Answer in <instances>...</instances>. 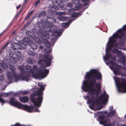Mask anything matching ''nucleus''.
I'll return each mask as SVG.
<instances>
[{"label": "nucleus", "instance_id": "54", "mask_svg": "<svg viewBox=\"0 0 126 126\" xmlns=\"http://www.w3.org/2000/svg\"><path fill=\"white\" fill-rule=\"evenodd\" d=\"M87 110H88V111H89L88 110V109Z\"/></svg>", "mask_w": 126, "mask_h": 126}, {"label": "nucleus", "instance_id": "56", "mask_svg": "<svg viewBox=\"0 0 126 126\" xmlns=\"http://www.w3.org/2000/svg\"><path fill=\"white\" fill-rule=\"evenodd\" d=\"M6 83H7V82H6Z\"/></svg>", "mask_w": 126, "mask_h": 126}, {"label": "nucleus", "instance_id": "35", "mask_svg": "<svg viewBox=\"0 0 126 126\" xmlns=\"http://www.w3.org/2000/svg\"><path fill=\"white\" fill-rule=\"evenodd\" d=\"M7 87V86L5 85L4 86V87H2V88L1 89L3 91Z\"/></svg>", "mask_w": 126, "mask_h": 126}, {"label": "nucleus", "instance_id": "41", "mask_svg": "<svg viewBox=\"0 0 126 126\" xmlns=\"http://www.w3.org/2000/svg\"><path fill=\"white\" fill-rule=\"evenodd\" d=\"M21 5L19 4L18 6L16 7V8L17 9H19V7H20Z\"/></svg>", "mask_w": 126, "mask_h": 126}, {"label": "nucleus", "instance_id": "13", "mask_svg": "<svg viewBox=\"0 0 126 126\" xmlns=\"http://www.w3.org/2000/svg\"><path fill=\"white\" fill-rule=\"evenodd\" d=\"M28 39L27 38H24L23 39V43L21 44L20 45H19L20 46V50L21 49H25L26 48L27 46L28 47V44H30V41H25V40H28Z\"/></svg>", "mask_w": 126, "mask_h": 126}, {"label": "nucleus", "instance_id": "47", "mask_svg": "<svg viewBox=\"0 0 126 126\" xmlns=\"http://www.w3.org/2000/svg\"><path fill=\"white\" fill-rule=\"evenodd\" d=\"M122 126H126V125L125 124L122 125Z\"/></svg>", "mask_w": 126, "mask_h": 126}, {"label": "nucleus", "instance_id": "3", "mask_svg": "<svg viewBox=\"0 0 126 126\" xmlns=\"http://www.w3.org/2000/svg\"><path fill=\"white\" fill-rule=\"evenodd\" d=\"M126 32V25L124 26L122 28L119 30L117 32H116L112 36L109 38V41L106 45L105 55L103 56L104 60L107 65H109V63L111 64L112 66L109 65V66L113 71L114 74L116 75H121L122 76L124 75L125 74L123 75L122 74L121 66L118 65L116 62L115 61H110L109 63L107 62L106 61L109 60V59L113 60H115V56H113L112 54L108 53L109 52L111 51L112 48H114L112 50L113 52L117 53L118 57L119 53L113 52V51L114 49H117L118 50V49H123L124 50H126V48L120 47L121 46H124V42L126 39V35L125 34Z\"/></svg>", "mask_w": 126, "mask_h": 126}, {"label": "nucleus", "instance_id": "5", "mask_svg": "<svg viewBox=\"0 0 126 126\" xmlns=\"http://www.w3.org/2000/svg\"><path fill=\"white\" fill-rule=\"evenodd\" d=\"M38 86L40 88L34 89L33 90V94H32L30 96V99L34 105L38 108L40 107L43 100L42 95L43 94L42 92L44 89V86L43 85L42 82L38 83Z\"/></svg>", "mask_w": 126, "mask_h": 126}, {"label": "nucleus", "instance_id": "25", "mask_svg": "<svg viewBox=\"0 0 126 126\" xmlns=\"http://www.w3.org/2000/svg\"><path fill=\"white\" fill-rule=\"evenodd\" d=\"M27 62L29 63H32L33 62V59L31 57L28 58L27 60Z\"/></svg>", "mask_w": 126, "mask_h": 126}, {"label": "nucleus", "instance_id": "19", "mask_svg": "<svg viewBox=\"0 0 126 126\" xmlns=\"http://www.w3.org/2000/svg\"><path fill=\"white\" fill-rule=\"evenodd\" d=\"M74 19H71L69 21V22L67 23H62V26L66 28H68L70 24L71 23Z\"/></svg>", "mask_w": 126, "mask_h": 126}, {"label": "nucleus", "instance_id": "9", "mask_svg": "<svg viewBox=\"0 0 126 126\" xmlns=\"http://www.w3.org/2000/svg\"><path fill=\"white\" fill-rule=\"evenodd\" d=\"M113 51L115 52L119 53L118 55V57L120 58V60L123 62L122 63L124 65L123 68L126 69V63H125L126 61V57L125 56L124 54L121 51L118 50L117 49H114Z\"/></svg>", "mask_w": 126, "mask_h": 126}, {"label": "nucleus", "instance_id": "42", "mask_svg": "<svg viewBox=\"0 0 126 126\" xmlns=\"http://www.w3.org/2000/svg\"><path fill=\"white\" fill-rule=\"evenodd\" d=\"M19 14H17L15 16V18H17V17L18 16V15Z\"/></svg>", "mask_w": 126, "mask_h": 126}, {"label": "nucleus", "instance_id": "46", "mask_svg": "<svg viewBox=\"0 0 126 126\" xmlns=\"http://www.w3.org/2000/svg\"><path fill=\"white\" fill-rule=\"evenodd\" d=\"M2 50H0V55L2 53Z\"/></svg>", "mask_w": 126, "mask_h": 126}, {"label": "nucleus", "instance_id": "21", "mask_svg": "<svg viewBox=\"0 0 126 126\" xmlns=\"http://www.w3.org/2000/svg\"><path fill=\"white\" fill-rule=\"evenodd\" d=\"M67 17L64 16L59 15L57 17V19L59 20L62 21H65L67 19Z\"/></svg>", "mask_w": 126, "mask_h": 126}, {"label": "nucleus", "instance_id": "28", "mask_svg": "<svg viewBox=\"0 0 126 126\" xmlns=\"http://www.w3.org/2000/svg\"><path fill=\"white\" fill-rule=\"evenodd\" d=\"M6 101L4 100L0 97V102L2 103V106H3L4 103H5Z\"/></svg>", "mask_w": 126, "mask_h": 126}, {"label": "nucleus", "instance_id": "20", "mask_svg": "<svg viewBox=\"0 0 126 126\" xmlns=\"http://www.w3.org/2000/svg\"><path fill=\"white\" fill-rule=\"evenodd\" d=\"M30 41V42L31 43V44H29L28 46L30 47V46L31 47L33 50L36 49L37 48V46L34 43L32 42L31 41Z\"/></svg>", "mask_w": 126, "mask_h": 126}, {"label": "nucleus", "instance_id": "4", "mask_svg": "<svg viewBox=\"0 0 126 126\" xmlns=\"http://www.w3.org/2000/svg\"><path fill=\"white\" fill-rule=\"evenodd\" d=\"M47 18V19L44 25H42L39 22L37 24V25H39L38 27L39 28L38 31L39 32L37 34L39 37L36 38V42L39 44L42 43L45 44L46 47L45 49V52L48 53L50 52L52 50V48L50 47V43L47 40V39L49 38V32H50L52 33L53 37H59L62 35L64 29H57V26L53 24V21L56 22V20L53 19L52 17L48 16Z\"/></svg>", "mask_w": 126, "mask_h": 126}, {"label": "nucleus", "instance_id": "39", "mask_svg": "<svg viewBox=\"0 0 126 126\" xmlns=\"http://www.w3.org/2000/svg\"><path fill=\"white\" fill-rule=\"evenodd\" d=\"M33 11H32L31 12H30L29 14L31 15L32 14V13H33Z\"/></svg>", "mask_w": 126, "mask_h": 126}, {"label": "nucleus", "instance_id": "51", "mask_svg": "<svg viewBox=\"0 0 126 126\" xmlns=\"http://www.w3.org/2000/svg\"><path fill=\"white\" fill-rule=\"evenodd\" d=\"M101 109V108H100L99 109H97V110H100Z\"/></svg>", "mask_w": 126, "mask_h": 126}, {"label": "nucleus", "instance_id": "43", "mask_svg": "<svg viewBox=\"0 0 126 126\" xmlns=\"http://www.w3.org/2000/svg\"><path fill=\"white\" fill-rule=\"evenodd\" d=\"M22 8L18 12V14L20 13L22 11Z\"/></svg>", "mask_w": 126, "mask_h": 126}, {"label": "nucleus", "instance_id": "36", "mask_svg": "<svg viewBox=\"0 0 126 126\" xmlns=\"http://www.w3.org/2000/svg\"><path fill=\"white\" fill-rule=\"evenodd\" d=\"M113 107L112 106H110L109 107V109H110V110H112L113 109Z\"/></svg>", "mask_w": 126, "mask_h": 126}, {"label": "nucleus", "instance_id": "11", "mask_svg": "<svg viewBox=\"0 0 126 126\" xmlns=\"http://www.w3.org/2000/svg\"><path fill=\"white\" fill-rule=\"evenodd\" d=\"M73 3L75 4H76L75 6V10H77L80 8H82L84 5L80 3V0H73Z\"/></svg>", "mask_w": 126, "mask_h": 126}, {"label": "nucleus", "instance_id": "32", "mask_svg": "<svg viewBox=\"0 0 126 126\" xmlns=\"http://www.w3.org/2000/svg\"><path fill=\"white\" fill-rule=\"evenodd\" d=\"M59 13L60 15H65L66 14V13L64 12H59Z\"/></svg>", "mask_w": 126, "mask_h": 126}, {"label": "nucleus", "instance_id": "12", "mask_svg": "<svg viewBox=\"0 0 126 126\" xmlns=\"http://www.w3.org/2000/svg\"><path fill=\"white\" fill-rule=\"evenodd\" d=\"M73 9L72 8L69 9L68 10V14H70L71 16L72 17H78L80 16L82 14V13H77L73 12Z\"/></svg>", "mask_w": 126, "mask_h": 126}, {"label": "nucleus", "instance_id": "37", "mask_svg": "<svg viewBox=\"0 0 126 126\" xmlns=\"http://www.w3.org/2000/svg\"><path fill=\"white\" fill-rule=\"evenodd\" d=\"M67 6L68 7H72V5L70 3H68L67 4Z\"/></svg>", "mask_w": 126, "mask_h": 126}, {"label": "nucleus", "instance_id": "38", "mask_svg": "<svg viewBox=\"0 0 126 126\" xmlns=\"http://www.w3.org/2000/svg\"><path fill=\"white\" fill-rule=\"evenodd\" d=\"M35 110L37 112H40V110H39L37 108H36Z\"/></svg>", "mask_w": 126, "mask_h": 126}, {"label": "nucleus", "instance_id": "49", "mask_svg": "<svg viewBox=\"0 0 126 126\" xmlns=\"http://www.w3.org/2000/svg\"><path fill=\"white\" fill-rule=\"evenodd\" d=\"M25 1V2H26L27 1V0H24Z\"/></svg>", "mask_w": 126, "mask_h": 126}, {"label": "nucleus", "instance_id": "23", "mask_svg": "<svg viewBox=\"0 0 126 126\" xmlns=\"http://www.w3.org/2000/svg\"><path fill=\"white\" fill-rule=\"evenodd\" d=\"M10 93H4L3 92L2 93L0 94V95H1L4 96L6 97L7 96H8L10 95Z\"/></svg>", "mask_w": 126, "mask_h": 126}, {"label": "nucleus", "instance_id": "7", "mask_svg": "<svg viewBox=\"0 0 126 126\" xmlns=\"http://www.w3.org/2000/svg\"><path fill=\"white\" fill-rule=\"evenodd\" d=\"M9 103L11 105L17 107L19 109H24L29 112H32L33 111L34 106H29L26 105H22L14 98H11Z\"/></svg>", "mask_w": 126, "mask_h": 126}, {"label": "nucleus", "instance_id": "27", "mask_svg": "<svg viewBox=\"0 0 126 126\" xmlns=\"http://www.w3.org/2000/svg\"><path fill=\"white\" fill-rule=\"evenodd\" d=\"M28 53L29 54L32 56H33L35 55V52L34 51H32L30 50L28 51Z\"/></svg>", "mask_w": 126, "mask_h": 126}, {"label": "nucleus", "instance_id": "14", "mask_svg": "<svg viewBox=\"0 0 126 126\" xmlns=\"http://www.w3.org/2000/svg\"><path fill=\"white\" fill-rule=\"evenodd\" d=\"M11 46L12 48L13 49L16 53L17 52L20 53L21 50H20V46L18 44L14 43V44H11Z\"/></svg>", "mask_w": 126, "mask_h": 126}, {"label": "nucleus", "instance_id": "33", "mask_svg": "<svg viewBox=\"0 0 126 126\" xmlns=\"http://www.w3.org/2000/svg\"><path fill=\"white\" fill-rule=\"evenodd\" d=\"M4 79V76L0 74V80H2Z\"/></svg>", "mask_w": 126, "mask_h": 126}, {"label": "nucleus", "instance_id": "30", "mask_svg": "<svg viewBox=\"0 0 126 126\" xmlns=\"http://www.w3.org/2000/svg\"><path fill=\"white\" fill-rule=\"evenodd\" d=\"M32 21V20L31 19L30 20H29L28 21V22L26 23V24L25 25L26 26H27L29 25L31 23Z\"/></svg>", "mask_w": 126, "mask_h": 126}, {"label": "nucleus", "instance_id": "18", "mask_svg": "<svg viewBox=\"0 0 126 126\" xmlns=\"http://www.w3.org/2000/svg\"><path fill=\"white\" fill-rule=\"evenodd\" d=\"M0 65H1V67H0L2 70V71L0 73L3 71V70L2 69L1 67H2L4 69H6L8 67V65L7 64L3 63V62L1 61H0Z\"/></svg>", "mask_w": 126, "mask_h": 126}, {"label": "nucleus", "instance_id": "22", "mask_svg": "<svg viewBox=\"0 0 126 126\" xmlns=\"http://www.w3.org/2000/svg\"><path fill=\"white\" fill-rule=\"evenodd\" d=\"M116 111L114 110L110 111L109 112H108L107 115L109 117H111L113 116L116 113Z\"/></svg>", "mask_w": 126, "mask_h": 126}, {"label": "nucleus", "instance_id": "26", "mask_svg": "<svg viewBox=\"0 0 126 126\" xmlns=\"http://www.w3.org/2000/svg\"><path fill=\"white\" fill-rule=\"evenodd\" d=\"M20 93L21 94H27L29 92V90H24L22 91H20Z\"/></svg>", "mask_w": 126, "mask_h": 126}, {"label": "nucleus", "instance_id": "16", "mask_svg": "<svg viewBox=\"0 0 126 126\" xmlns=\"http://www.w3.org/2000/svg\"><path fill=\"white\" fill-rule=\"evenodd\" d=\"M55 3L57 5H59L60 7L62 9L64 7L63 3V2H65L67 0H54Z\"/></svg>", "mask_w": 126, "mask_h": 126}, {"label": "nucleus", "instance_id": "10", "mask_svg": "<svg viewBox=\"0 0 126 126\" xmlns=\"http://www.w3.org/2000/svg\"><path fill=\"white\" fill-rule=\"evenodd\" d=\"M53 2L55 4V5L52 4L49 6L48 10L49 12L53 13L57 10L58 9V8L57 6V5L60 8H62L61 7H59V5L55 3V0Z\"/></svg>", "mask_w": 126, "mask_h": 126}, {"label": "nucleus", "instance_id": "17", "mask_svg": "<svg viewBox=\"0 0 126 126\" xmlns=\"http://www.w3.org/2000/svg\"><path fill=\"white\" fill-rule=\"evenodd\" d=\"M20 101L21 102L26 103L29 100V98L28 97L23 96L19 98Z\"/></svg>", "mask_w": 126, "mask_h": 126}, {"label": "nucleus", "instance_id": "1", "mask_svg": "<svg viewBox=\"0 0 126 126\" xmlns=\"http://www.w3.org/2000/svg\"><path fill=\"white\" fill-rule=\"evenodd\" d=\"M52 57L51 55H44L43 59L39 60L38 62V64L41 65L38 69H37L38 67L36 65H33L32 68L31 66L27 65L25 66L27 71H25L24 65L19 66L18 68L21 72L19 75L15 71V67L13 65L9 64V67L12 72L7 71L6 72L7 79L10 81L9 83L14 81L16 82L20 80L28 82L30 80L29 78L32 76L35 79H38L40 80L46 77L48 74L49 71L46 69L45 67L50 65Z\"/></svg>", "mask_w": 126, "mask_h": 126}, {"label": "nucleus", "instance_id": "44", "mask_svg": "<svg viewBox=\"0 0 126 126\" xmlns=\"http://www.w3.org/2000/svg\"><path fill=\"white\" fill-rule=\"evenodd\" d=\"M122 124H118L117 126H122Z\"/></svg>", "mask_w": 126, "mask_h": 126}, {"label": "nucleus", "instance_id": "34", "mask_svg": "<svg viewBox=\"0 0 126 126\" xmlns=\"http://www.w3.org/2000/svg\"><path fill=\"white\" fill-rule=\"evenodd\" d=\"M30 15L29 14L28 16L26 17L25 18V19L26 20H27L30 17Z\"/></svg>", "mask_w": 126, "mask_h": 126}, {"label": "nucleus", "instance_id": "8", "mask_svg": "<svg viewBox=\"0 0 126 126\" xmlns=\"http://www.w3.org/2000/svg\"><path fill=\"white\" fill-rule=\"evenodd\" d=\"M118 91L119 93L126 92V79L113 77Z\"/></svg>", "mask_w": 126, "mask_h": 126}, {"label": "nucleus", "instance_id": "6", "mask_svg": "<svg viewBox=\"0 0 126 126\" xmlns=\"http://www.w3.org/2000/svg\"><path fill=\"white\" fill-rule=\"evenodd\" d=\"M107 112L105 110L97 112L94 113V116L96 117L98 116L96 120L99 122L100 124L104 125L105 126H112L113 124L110 122L109 118H107L106 115L104 114H107Z\"/></svg>", "mask_w": 126, "mask_h": 126}, {"label": "nucleus", "instance_id": "52", "mask_svg": "<svg viewBox=\"0 0 126 126\" xmlns=\"http://www.w3.org/2000/svg\"><path fill=\"white\" fill-rule=\"evenodd\" d=\"M7 44H6L5 45V46H7Z\"/></svg>", "mask_w": 126, "mask_h": 126}, {"label": "nucleus", "instance_id": "45", "mask_svg": "<svg viewBox=\"0 0 126 126\" xmlns=\"http://www.w3.org/2000/svg\"><path fill=\"white\" fill-rule=\"evenodd\" d=\"M2 71V69L0 68V72H1V71Z\"/></svg>", "mask_w": 126, "mask_h": 126}, {"label": "nucleus", "instance_id": "31", "mask_svg": "<svg viewBox=\"0 0 126 126\" xmlns=\"http://www.w3.org/2000/svg\"><path fill=\"white\" fill-rule=\"evenodd\" d=\"M20 93V91L18 92L15 93L13 94V96H17L19 95V94Z\"/></svg>", "mask_w": 126, "mask_h": 126}, {"label": "nucleus", "instance_id": "50", "mask_svg": "<svg viewBox=\"0 0 126 126\" xmlns=\"http://www.w3.org/2000/svg\"><path fill=\"white\" fill-rule=\"evenodd\" d=\"M2 34V33H1L0 34V36Z\"/></svg>", "mask_w": 126, "mask_h": 126}, {"label": "nucleus", "instance_id": "24", "mask_svg": "<svg viewBox=\"0 0 126 126\" xmlns=\"http://www.w3.org/2000/svg\"><path fill=\"white\" fill-rule=\"evenodd\" d=\"M46 12L45 11H43L41 12L38 15V17L40 18L42 16H44L46 15Z\"/></svg>", "mask_w": 126, "mask_h": 126}, {"label": "nucleus", "instance_id": "2", "mask_svg": "<svg viewBox=\"0 0 126 126\" xmlns=\"http://www.w3.org/2000/svg\"><path fill=\"white\" fill-rule=\"evenodd\" d=\"M84 78L89 80L83 81L82 89L85 92H89L87 95L83 96L85 100L87 99L88 104H92L89 107L92 110H94V105L104 104L108 100L109 96L105 91L101 95H98L101 92V85L100 82L96 81L102 80V76L100 72L95 69H92L86 73Z\"/></svg>", "mask_w": 126, "mask_h": 126}, {"label": "nucleus", "instance_id": "53", "mask_svg": "<svg viewBox=\"0 0 126 126\" xmlns=\"http://www.w3.org/2000/svg\"><path fill=\"white\" fill-rule=\"evenodd\" d=\"M125 117H126V115H125Z\"/></svg>", "mask_w": 126, "mask_h": 126}, {"label": "nucleus", "instance_id": "40", "mask_svg": "<svg viewBox=\"0 0 126 126\" xmlns=\"http://www.w3.org/2000/svg\"><path fill=\"white\" fill-rule=\"evenodd\" d=\"M43 48V46H39V48L40 49H42Z\"/></svg>", "mask_w": 126, "mask_h": 126}, {"label": "nucleus", "instance_id": "15", "mask_svg": "<svg viewBox=\"0 0 126 126\" xmlns=\"http://www.w3.org/2000/svg\"><path fill=\"white\" fill-rule=\"evenodd\" d=\"M10 56L11 57L12 60L14 62L13 63H14L17 62L19 60L17 55L15 54H10Z\"/></svg>", "mask_w": 126, "mask_h": 126}, {"label": "nucleus", "instance_id": "55", "mask_svg": "<svg viewBox=\"0 0 126 126\" xmlns=\"http://www.w3.org/2000/svg\"><path fill=\"white\" fill-rule=\"evenodd\" d=\"M88 6L87 7V8H88Z\"/></svg>", "mask_w": 126, "mask_h": 126}, {"label": "nucleus", "instance_id": "29", "mask_svg": "<svg viewBox=\"0 0 126 126\" xmlns=\"http://www.w3.org/2000/svg\"><path fill=\"white\" fill-rule=\"evenodd\" d=\"M40 0H38L36 2L35 4V6L36 7L37 6L38 4L40 3Z\"/></svg>", "mask_w": 126, "mask_h": 126}, {"label": "nucleus", "instance_id": "48", "mask_svg": "<svg viewBox=\"0 0 126 126\" xmlns=\"http://www.w3.org/2000/svg\"><path fill=\"white\" fill-rule=\"evenodd\" d=\"M15 33V31L13 32L12 34H14Z\"/></svg>", "mask_w": 126, "mask_h": 126}]
</instances>
